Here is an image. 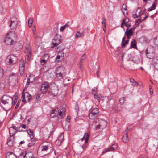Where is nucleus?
I'll return each mask as SVG.
<instances>
[{"label":"nucleus","instance_id":"62","mask_svg":"<svg viewBox=\"0 0 158 158\" xmlns=\"http://www.w3.org/2000/svg\"><path fill=\"white\" fill-rule=\"evenodd\" d=\"M84 54L82 56V57L80 59V62L82 63L83 60H84V58H83V56H84Z\"/></svg>","mask_w":158,"mask_h":158},{"label":"nucleus","instance_id":"48","mask_svg":"<svg viewBox=\"0 0 158 158\" xmlns=\"http://www.w3.org/2000/svg\"><path fill=\"white\" fill-rule=\"evenodd\" d=\"M84 137L85 138V139H88L89 137V134L87 133H85L84 135Z\"/></svg>","mask_w":158,"mask_h":158},{"label":"nucleus","instance_id":"27","mask_svg":"<svg viewBox=\"0 0 158 158\" xmlns=\"http://www.w3.org/2000/svg\"><path fill=\"white\" fill-rule=\"evenodd\" d=\"M84 33L83 32L82 33H80L79 31H78L76 34V38H77L80 37H84Z\"/></svg>","mask_w":158,"mask_h":158},{"label":"nucleus","instance_id":"5","mask_svg":"<svg viewBox=\"0 0 158 158\" xmlns=\"http://www.w3.org/2000/svg\"><path fill=\"white\" fill-rule=\"evenodd\" d=\"M8 61V63L9 64H15L17 61L18 58L17 56L14 55H9L6 58Z\"/></svg>","mask_w":158,"mask_h":158},{"label":"nucleus","instance_id":"7","mask_svg":"<svg viewBox=\"0 0 158 158\" xmlns=\"http://www.w3.org/2000/svg\"><path fill=\"white\" fill-rule=\"evenodd\" d=\"M18 24L17 19L16 18H11L10 20V23L9 25L10 27L12 30L15 29Z\"/></svg>","mask_w":158,"mask_h":158},{"label":"nucleus","instance_id":"46","mask_svg":"<svg viewBox=\"0 0 158 158\" xmlns=\"http://www.w3.org/2000/svg\"><path fill=\"white\" fill-rule=\"evenodd\" d=\"M59 54H61V55H57V56L56 58V60H59V59H60V58L61 56H62V55H64V54L61 52H60Z\"/></svg>","mask_w":158,"mask_h":158},{"label":"nucleus","instance_id":"29","mask_svg":"<svg viewBox=\"0 0 158 158\" xmlns=\"http://www.w3.org/2000/svg\"><path fill=\"white\" fill-rule=\"evenodd\" d=\"M59 113V110L58 108H55L53 109L51 115H52V114H55V115H58V114Z\"/></svg>","mask_w":158,"mask_h":158},{"label":"nucleus","instance_id":"41","mask_svg":"<svg viewBox=\"0 0 158 158\" xmlns=\"http://www.w3.org/2000/svg\"><path fill=\"white\" fill-rule=\"evenodd\" d=\"M25 152L21 153L19 156V158H25Z\"/></svg>","mask_w":158,"mask_h":158},{"label":"nucleus","instance_id":"16","mask_svg":"<svg viewBox=\"0 0 158 158\" xmlns=\"http://www.w3.org/2000/svg\"><path fill=\"white\" fill-rule=\"evenodd\" d=\"M35 80V76L34 75H31L28 78L27 82L26 84V86H27L30 83H32Z\"/></svg>","mask_w":158,"mask_h":158},{"label":"nucleus","instance_id":"36","mask_svg":"<svg viewBox=\"0 0 158 158\" xmlns=\"http://www.w3.org/2000/svg\"><path fill=\"white\" fill-rule=\"evenodd\" d=\"M18 98V97H17V96H16L15 97L14 100H13V99L12 98V106L13 105H15L16 104V103L17 102V101Z\"/></svg>","mask_w":158,"mask_h":158},{"label":"nucleus","instance_id":"54","mask_svg":"<svg viewBox=\"0 0 158 158\" xmlns=\"http://www.w3.org/2000/svg\"><path fill=\"white\" fill-rule=\"evenodd\" d=\"M73 23L72 22H68L66 24L67 26H70Z\"/></svg>","mask_w":158,"mask_h":158},{"label":"nucleus","instance_id":"35","mask_svg":"<svg viewBox=\"0 0 158 158\" xmlns=\"http://www.w3.org/2000/svg\"><path fill=\"white\" fill-rule=\"evenodd\" d=\"M122 8L123 13V14H125V12L124 11V10L125 11H126L127 10V6L126 4L125 3L123 4L122 6Z\"/></svg>","mask_w":158,"mask_h":158},{"label":"nucleus","instance_id":"57","mask_svg":"<svg viewBox=\"0 0 158 158\" xmlns=\"http://www.w3.org/2000/svg\"><path fill=\"white\" fill-rule=\"evenodd\" d=\"M22 127V128H26V126L25 125V124H22L21 126H20V127H19V129L21 127Z\"/></svg>","mask_w":158,"mask_h":158},{"label":"nucleus","instance_id":"61","mask_svg":"<svg viewBox=\"0 0 158 158\" xmlns=\"http://www.w3.org/2000/svg\"><path fill=\"white\" fill-rule=\"evenodd\" d=\"M111 146L113 147H114V149H116L117 148V145L116 144H113Z\"/></svg>","mask_w":158,"mask_h":158},{"label":"nucleus","instance_id":"60","mask_svg":"<svg viewBox=\"0 0 158 158\" xmlns=\"http://www.w3.org/2000/svg\"><path fill=\"white\" fill-rule=\"evenodd\" d=\"M44 57L45 58V59H46V60H48V55L47 54H46L44 55Z\"/></svg>","mask_w":158,"mask_h":158},{"label":"nucleus","instance_id":"2","mask_svg":"<svg viewBox=\"0 0 158 158\" xmlns=\"http://www.w3.org/2000/svg\"><path fill=\"white\" fill-rule=\"evenodd\" d=\"M16 34L13 32H8L5 37V42L7 45H13L15 42Z\"/></svg>","mask_w":158,"mask_h":158},{"label":"nucleus","instance_id":"50","mask_svg":"<svg viewBox=\"0 0 158 158\" xmlns=\"http://www.w3.org/2000/svg\"><path fill=\"white\" fill-rule=\"evenodd\" d=\"M94 98L97 99H100V96L99 95L95 94L94 95Z\"/></svg>","mask_w":158,"mask_h":158},{"label":"nucleus","instance_id":"18","mask_svg":"<svg viewBox=\"0 0 158 158\" xmlns=\"http://www.w3.org/2000/svg\"><path fill=\"white\" fill-rule=\"evenodd\" d=\"M134 29V28H132L130 29H129L128 28L127 29L126 31L125 32V35L126 36H128V35L131 36L133 33V30Z\"/></svg>","mask_w":158,"mask_h":158},{"label":"nucleus","instance_id":"12","mask_svg":"<svg viewBox=\"0 0 158 158\" xmlns=\"http://www.w3.org/2000/svg\"><path fill=\"white\" fill-rule=\"evenodd\" d=\"M141 10L139 7H138L135 12H133L132 14L133 17L134 18H137L141 15Z\"/></svg>","mask_w":158,"mask_h":158},{"label":"nucleus","instance_id":"52","mask_svg":"<svg viewBox=\"0 0 158 158\" xmlns=\"http://www.w3.org/2000/svg\"><path fill=\"white\" fill-rule=\"evenodd\" d=\"M97 93V90L96 89H93L92 90V93L93 94H94Z\"/></svg>","mask_w":158,"mask_h":158},{"label":"nucleus","instance_id":"59","mask_svg":"<svg viewBox=\"0 0 158 158\" xmlns=\"http://www.w3.org/2000/svg\"><path fill=\"white\" fill-rule=\"evenodd\" d=\"M129 131V130H128V127H127L125 131V134H128V133Z\"/></svg>","mask_w":158,"mask_h":158},{"label":"nucleus","instance_id":"31","mask_svg":"<svg viewBox=\"0 0 158 158\" xmlns=\"http://www.w3.org/2000/svg\"><path fill=\"white\" fill-rule=\"evenodd\" d=\"M156 4L155 2H154L152 4L151 6L148 9V11H150L153 10H154L155 9L156 7Z\"/></svg>","mask_w":158,"mask_h":158},{"label":"nucleus","instance_id":"8","mask_svg":"<svg viewBox=\"0 0 158 158\" xmlns=\"http://www.w3.org/2000/svg\"><path fill=\"white\" fill-rule=\"evenodd\" d=\"M22 101L25 102L27 100L28 102L30 101L31 99V96L27 92L25 93L23 92L22 94Z\"/></svg>","mask_w":158,"mask_h":158},{"label":"nucleus","instance_id":"63","mask_svg":"<svg viewBox=\"0 0 158 158\" xmlns=\"http://www.w3.org/2000/svg\"><path fill=\"white\" fill-rule=\"evenodd\" d=\"M125 21H126V20L125 19H123L122 22V23L123 24H124L125 25L126 23H126L125 22Z\"/></svg>","mask_w":158,"mask_h":158},{"label":"nucleus","instance_id":"53","mask_svg":"<svg viewBox=\"0 0 158 158\" xmlns=\"http://www.w3.org/2000/svg\"><path fill=\"white\" fill-rule=\"evenodd\" d=\"M7 144L9 146H12L13 145V141H10V142H7Z\"/></svg>","mask_w":158,"mask_h":158},{"label":"nucleus","instance_id":"32","mask_svg":"<svg viewBox=\"0 0 158 158\" xmlns=\"http://www.w3.org/2000/svg\"><path fill=\"white\" fill-rule=\"evenodd\" d=\"M146 56L147 58L149 59L152 58L153 56H154V53L149 54L148 52H146Z\"/></svg>","mask_w":158,"mask_h":158},{"label":"nucleus","instance_id":"22","mask_svg":"<svg viewBox=\"0 0 158 158\" xmlns=\"http://www.w3.org/2000/svg\"><path fill=\"white\" fill-rule=\"evenodd\" d=\"M131 47L132 48H135L136 49H137V48L136 46V41L135 39H133L131 41Z\"/></svg>","mask_w":158,"mask_h":158},{"label":"nucleus","instance_id":"34","mask_svg":"<svg viewBox=\"0 0 158 158\" xmlns=\"http://www.w3.org/2000/svg\"><path fill=\"white\" fill-rule=\"evenodd\" d=\"M33 19L31 18H29L28 19V24L29 26V27H31V26H32V24L33 22Z\"/></svg>","mask_w":158,"mask_h":158},{"label":"nucleus","instance_id":"51","mask_svg":"<svg viewBox=\"0 0 158 158\" xmlns=\"http://www.w3.org/2000/svg\"><path fill=\"white\" fill-rule=\"evenodd\" d=\"M141 19H139L137 20L136 22V24H139V23H141Z\"/></svg>","mask_w":158,"mask_h":158},{"label":"nucleus","instance_id":"47","mask_svg":"<svg viewBox=\"0 0 158 158\" xmlns=\"http://www.w3.org/2000/svg\"><path fill=\"white\" fill-rule=\"evenodd\" d=\"M149 91L150 93V94L152 95L153 94V91L152 89V87L151 86L149 85Z\"/></svg>","mask_w":158,"mask_h":158},{"label":"nucleus","instance_id":"21","mask_svg":"<svg viewBox=\"0 0 158 158\" xmlns=\"http://www.w3.org/2000/svg\"><path fill=\"white\" fill-rule=\"evenodd\" d=\"M33 154L31 152H25V158H34Z\"/></svg>","mask_w":158,"mask_h":158},{"label":"nucleus","instance_id":"44","mask_svg":"<svg viewBox=\"0 0 158 158\" xmlns=\"http://www.w3.org/2000/svg\"><path fill=\"white\" fill-rule=\"evenodd\" d=\"M106 19L105 17H103V21H102V24H103V27H104L105 28H106V23L105 22Z\"/></svg>","mask_w":158,"mask_h":158},{"label":"nucleus","instance_id":"43","mask_svg":"<svg viewBox=\"0 0 158 158\" xmlns=\"http://www.w3.org/2000/svg\"><path fill=\"white\" fill-rule=\"evenodd\" d=\"M34 37L36 41H37L38 40L40 41H41V38L40 37H38L37 35H36L35 34H34Z\"/></svg>","mask_w":158,"mask_h":158},{"label":"nucleus","instance_id":"30","mask_svg":"<svg viewBox=\"0 0 158 158\" xmlns=\"http://www.w3.org/2000/svg\"><path fill=\"white\" fill-rule=\"evenodd\" d=\"M27 132L30 135L31 139H32L34 138L32 131L31 130H28L27 131Z\"/></svg>","mask_w":158,"mask_h":158},{"label":"nucleus","instance_id":"26","mask_svg":"<svg viewBox=\"0 0 158 158\" xmlns=\"http://www.w3.org/2000/svg\"><path fill=\"white\" fill-rule=\"evenodd\" d=\"M25 48L26 50L24 52L25 53H32L31 51L29 45L26 44Z\"/></svg>","mask_w":158,"mask_h":158},{"label":"nucleus","instance_id":"56","mask_svg":"<svg viewBox=\"0 0 158 158\" xmlns=\"http://www.w3.org/2000/svg\"><path fill=\"white\" fill-rule=\"evenodd\" d=\"M63 112L61 111H59V113L58 114V115H59L61 117H63Z\"/></svg>","mask_w":158,"mask_h":158},{"label":"nucleus","instance_id":"55","mask_svg":"<svg viewBox=\"0 0 158 158\" xmlns=\"http://www.w3.org/2000/svg\"><path fill=\"white\" fill-rule=\"evenodd\" d=\"M70 117L69 116H67V118L66 119V121L67 122H70Z\"/></svg>","mask_w":158,"mask_h":158},{"label":"nucleus","instance_id":"14","mask_svg":"<svg viewBox=\"0 0 158 158\" xmlns=\"http://www.w3.org/2000/svg\"><path fill=\"white\" fill-rule=\"evenodd\" d=\"M97 120H98V123H99V124L96 127V128L97 129H103L105 127V125L103 126H102V123H105V122L104 121H103L102 120H98V119H96V120H95L94 122L95 123H97Z\"/></svg>","mask_w":158,"mask_h":158},{"label":"nucleus","instance_id":"3","mask_svg":"<svg viewBox=\"0 0 158 158\" xmlns=\"http://www.w3.org/2000/svg\"><path fill=\"white\" fill-rule=\"evenodd\" d=\"M56 75L57 78L59 79L63 78L65 76L64 69L62 66L58 67L56 69Z\"/></svg>","mask_w":158,"mask_h":158},{"label":"nucleus","instance_id":"9","mask_svg":"<svg viewBox=\"0 0 158 158\" xmlns=\"http://www.w3.org/2000/svg\"><path fill=\"white\" fill-rule=\"evenodd\" d=\"M19 129V127H16L15 126H12L10 127L9 129V131L10 134V136H13L14 135H15L16 131H26V130L23 131L22 130L18 131Z\"/></svg>","mask_w":158,"mask_h":158},{"label":"nucleus","instance_id":"4","mask_svg":"<svg viewBox=\"0 0 158 158\" xmlns=\"http://www.w3.org/2000/svg\"><path fill=\"white\" fill-rule=\"evenodd\" d=\"M99 114V110L98 108L91 109L89 110V118L90 119H93L97 117Z\"/></svg>","mask_w":158,"mask_h":158},{"label":"nucleus","instance_id":"45","mask_svg":"<svg viewBox=\"0 0 158 158\" xmlns=\"http://www.w3.org/2000/svg\"><path fill=\"white\" fill-rule=\"evenodd\" d=\"M125 36L123 37L122 38V42L121 43V45L122 46V47H125V44L124 43V42L125 41Z\"/></svg>","mask_w":158,"mask_h":158},{"label":"nucleus","instance_id":"58","mask_svg":"<svg viewBox=\"0 0 158 158\" xmlns=\"http://www.w3.org/2000/svg\"><path fill=\"white\" fill-rule=\"evenodd\" d=\"M65 29V27L63 26L60 29V31L61 32L63 31Z\"/></svg>","mask_w":158,"mask_h":158},{"label":"nucleus","instance_id":"19","mask_svg":"<svg viewBox=\"0 0 158 158\" xmlns=\"http://www.w3.org/2000/svg\"><path fill=\"white\" fill-rule=\"evenodd\" d=\"M25 56V61L26 63H28L29 60L31 59L32 56V53H26Z\"/></svg>","mask_w":158,"mask_h":158},{"label":"nucleus","instance_id":"23","mask_svg":"<svg viewBox=\"0 0 158 158\" xmlns=\"http://www.w3.org/2000/svg\"><path fill=\"white\" fill-rule=\"evenodd\" d=\"M114 147H113L112 146L110 147L109 148L105 149L102 152V154H104L105 153H106L107 152L110 151H113L114 150Z\"/></svg>","mask_w":158,"mask_h":158},{"label":"nucleus","instance_id":"64","mask_svg":"<svg viewBox=\"0 0 158 158\" xmlns=\"http://www.w3.org/2000/svg\"><path fill=\"white\" fill-rule=\"evenodd\" d=\"M130 81L132 83H133L135 81L133 79L131 78L130 80Z\"/></svg>","mask_w":158,"mask_h":158},{"label":"nucleus","instance_id":"42","mask_svg":"<svg viewBox=\"0 0 158 158\" xmlns=\"http://www.w3.org/2000/svg\"><path fill=\"white\" fill-rule=\"evenodd\" d=\"M125 100V98L124 97H122L119 99V102L121 105H123L124 102V101Z\"/></svg>","mask_w":158,"mask_h":158},{"label":"nucleus","instance_id":"15","mask_svg":"<svg viewBox=\"0 0 158 158\" xmlns=\"http://www.w3.org/2000/svg\"><path fill=\"white\" fill-rule=\"evenodd\" d=\"M48 92L50 94L53 96H55L58 93V89L57 87H56L53 89H50Z\"/></svg>","mask_w":158,"mask_h":158},{"label":"nucleus","instance_id":"13","mask_svg":"<svg viewBox=\"0 0 158 158\" xmlns=\"http://www.w3.org/2000/svg\"><path fill=\"white\" fill-rule=\"evenodd\" d=\"M64 132H63L56 141L55 143L56 145L60 146L64 140Z\"/></svg>","mask_w":158,"mask_h":158},{"label":"nucleus","instance_id":"11","mask_svg":"<svg viewBox=\"0 0 158 158\" xmlns=\"http://www.w3.org/2000/svg\"><path fill=\"white\" fill-rule=\"evenodd\" d=\"M19 65L20 74L21 76H22L24 73L25 71L24 63L23 60L20 61Z\"/></svg>","mask_w":158,"mask_h":158},{"label":"nucleus","instance_id":"28","mask_svg":"<svg viewBox=\"0 0 158 158\" xmlns=\"http://www.w3.org/2000/svg\"><path fill=\"white\" fill-rule=\"evenodd\" d=\"M154 43L156 47L158 48V35L154 39Z\"/></svg>","mask_w":158,"mask_h":158},{"label":"nucleus","instance_id":"17","mask_svg":"<svg viewBox=\"0 0 158 158\" xmlns=\"http://www.w3.org/2000/svg\"><path fill=\"white\" fill-rule=\"evenodd\" d=\"M145 52L149 53V54L154 53V47L151 46H148L147 47Z\"/></svg>","mask_w":158,"mask_h":158},{"label":"nucleus","instance_id":"6","mask_svg":"<svg viewBox=\"0 0 158 158\" xmlns=\"http://www.w3.org/2000/svg\"><path fill=\"white\" fill-rule=\"evenodd\" d=\"M61 37L60 35L56 34L53 40L51 47L53 48L57 46L60 44L61 42Z\"/></svg>","mask_w":158,"mask_h":158},{"label":"nucleus","instance_id":"24","mask_svg":"<svg viewBox=\"0 0 158 158\" xmlns=\"http://www.w3.org/2000/svg\"><path fill=\"white\" fill-rule=\"evenodd\" d=\"M6 158H17L16 155L12 153V152H10L9 153H8L6 154Z\"/></svg>","mask_w":158,"mask_h":158},{"label":"nucleus","instance_id":"38","mask_svg":"<svg viewBox=\"0 0 158 158\" xmlns=\"http://www.w3.org/2000/svg\"><path fill=\"white\" fill-rule=\"evenodd\" d=\"M5 87L4 84L3 83H0V91H2Z\"/></svg>","mask_w":158,"mask_h":158},{"label":"nucleus","instance_id":"1","mask_svg":"<svg viewBox=\"0 0 158 158\" xmlns=\"http://www.w3.org/2000/svg\"><path fill=\"white\" fill-rule=\"evenodd\" d=\"M12 98L6 95H4L2 97L1 101L4 105V109L6 110H9L12 107Z\"/></svg>","mask_w":158,"mask_h":158},{"label":"nucleus","instance_id":"39","mask_svg":"<svg viewBox=\"0 0 158 158\" xmlns=\"http://www.w3.org/2000/svg\"><path fill=\"white\" fill-rule=\"evenodd\" d=\"M31 142L30 143H29L28 144V146L29 147H31V146L33 145L35 143L34 141H33V140H34V139H31Z\"/></svg>","mask_w":158,"mask_h":158},{"label":"nucleus","instance_id":"10","mask_svg":"<svg viewBox=\"0 0 158 158\" xmlns=\"http://www.w3.org/2000/svg\"><path fill=\"white\" fill-rule=\"evenodd\" d=\"M50 85L47 82H44L41 85V91L43 92H45L47 91H49L50 89Z\"/></svg>","mask_w":158,"mask_h":158},{"label":"nucleus","instance_id":"25","mask_svg":"<svg viewBox=\"0 0 158 158\" xmlns=\"http://www.w3.org/2000/svg\"><path fill=\"white\" fill-rule=\"evenodd\" d=\"M128 139V134H125L123 136L122 138L123 142L125 143H127V142Z\"/></svg>","mask_w":158,"mask_h":158},{"label":"nucleus","instance_id":"33","mask_svg":"<svg viewBox=\"0 0 158 158\" xmlns=\"http://www.w3.org/2000/svg\"><path fill=\"white\" fill-rule=\"evenodd\" d=\"M49 149V146L48 145H43L42 146V148L41 150L43 151H46L48 150Z\"/></svg>","mask_w":158,"mask_h":158},{"label":"nucleus","instance_id":"20","mask_svg":"<svg viewBox=\"0 0 158 158\" xmlns=\"http://www.w3.org/2000/svg\"><path fill=\"white\" fill-rule=\"evenodd\" d=\"M153 65L155 69L158 70V57L154 59Z\"/></svg>","mask_w":158,"mask_h":158},{"label":"nucleus","instance_id":"37","mask_svg":"<svg viewBox=\"0 0 158 158\" xmlns=\"http://www.w3.org/2000/svg\"><path fill=\"white\" fill-rule=\"evenodd\" d=\"M4 75V71L3 69L0 67V78L2 77Z\"/></svg>","mask_w":158,"mask_h":158},{"label":"nucleus","instance_id":"40","mask_svg":"<svg viewBox=\"0 0 158 158\" xmlns=\"http://www.w3.org/2000/svg\"><path fill=\"white\" fill-rule=\"evenodd\" d=\"M41 98L39 95H38L36 98L35 101L37 103H39L40 102Z\"/></svg>","mask_w":158,"mask_h":158},{"label":"nucleus","instance_id":"49","mask_svg":"<svg viewBox=\"0 0 158 158\" xmlns=\"http://www.w3.org/2000/svg\"><path fill=\"white\" fill-rule=\"evenodd\" d=\"M47 60H46V59H43L41 60L40 61L41 64L42 65L44 64L46 62Z\"/></svg>","mask_w":158,"mask_h":158}]
</instances>
